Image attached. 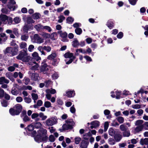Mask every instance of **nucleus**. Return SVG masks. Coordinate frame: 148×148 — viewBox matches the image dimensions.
Returning <instances> with one entry per match:
<instances>
[{"label": "nucleus", "instance_id": "nucleus-1", "mask_svg": "<svg viewBox=\"0 0 148 148\" xmlns=\"http://www.w3.org/2000/svg\"><path fill=\"white\" fill-rule=\"evenodd\" d=\"M48 138L47 130L43 128H41L38 131L37 134L34 139L35 141L39 143L42 142H46Z\"/></svg>", "mask_w": 148, "mask_h": 148}, {"label": "nucleus", "instance_id": "nucleus-2", "mask_svg": "<svg viewBox=\"0 0 148 148\" xmlns=\"http://www.w3.org/2000/svg\"><path fill=\"white\" fill-rule=\"evenodd\" d=\"M16 58L17 60H21L25 62H28L32 59V58L28 56L27 48L20 51Z\"/></svg>", "mask_w": 148, "mask_h": 148}, {"label": "nucleus", "instance_id": "nucleus-3", "mask_svg": "<svg viewBox=\"0 0 148 148\" xmlns=\"http://www.w3.org/2000/svg\"><path fill=\"white\" fill-rule=\"evenodd\" d=\"M22 109V106L20 104H17L13 108L9 110V112L12 116L18 115L21 113Z\"/></svg>", "mask_w": 148, "mask_h": 148}, {"label": "nucleus", "instance_id": "nucleus-4", "mask_svg": "<svg viewBox=\"0 0 148 148\" xmlns=\"http://www.w3.org/2000/svg\"><path fill=\"white\" fill-rule=\"evenodd\" d=\"M18 51V47L16 46L14 47H8L4 51L5 54L9 53L11 54V56H13L16 55Z\"/></svg>", "mask_w": 148, "mask_h": 148}, {"label": "nucleus", "instance_id": "nucleus-5", "mask_svg": "<svg viewBox=\"0 0 148 148\" xmlns=\"http://www.w3.org/2000/svg\"><path fill=\"white\" fill-rule=\"evenodd\" d=\"M40 72L49 76V66L46 63H42L40 68Z\"/></svg>", "mask_w": 148, "mask_h": 148}, {"label": "nucleus", "instance_id": "nucleus-6", "mask_svg": "<svg viewBox=\"0 0 148 148\" xmlns=\"http://www.w3.org/2000/svg\"><path fill=\"white\" fill-rule=\"evenodd\" d=\"M34 42L38 44H40L44 42V39L37 34H35L34 36Z\"/></svg>", "mask_w": 148, "mask_h": 148}, {"label": "nucleus", "instance_id": "nucleus-7", "mask_svg": "<svg viewBox=\"0 0 148 148\" xmlns=\"http://www.w3.org/2000/svg\"><path fill=\"white\" fill-rule=\"evenodd\" d=\"M45 123L48 126H51L56 124V121L53 118H49L46 120Z\"/></svg>", "mask_w": 148, "mask_h": 148}, {"label": "nucleus", "instance_id": "nucleus-8", "mask_svg": "<svg viewBox=\"0 0 148 148\" xmlns=\"http://www.w3.org/2000/svg\"><path fill=\"white\" fill-rule=\"evenodd\" d=\"M0 19L1 21L4 24H7L8 22V16L6 15H0Z\"/></svg>", "mask_w": 148, "mask_h": 148}, {"label": "nucleus", "instance_id": "nucleus-9", "mask_svg": "<svg viewBox=\"0 0 148 148\" xmlns=\"http://www.w3.org/2000/svg\"><path fill=\"white\" fill-rule=\"evenodd\" d=\"M7 39V37L5 34L2 33L0 34V43L5 42Z\"/></svg>", "mask_w": 148, "mask_h": 148}, {"label": "nucleus", "instance_id": "nucleus-10", "mask_svg": "<svg viewBox=\"0 0 148 148\" xmlns=\"http://www.w3.org/2000/svg\"><path fill=\"white\" fill-rule=\"evenodd\" d=\"M114 138L116 142H119L122 139V136L119 133H116L114 136Z\"/></svg>", "mask_w": 148, "mask_h": 148}, {"label": "nucleus", "instance_id": "nucleus-11", "mask_svg": "<svg viewBox=\"0 0 148 148\" xmlns=\"http://www.w3.org/2000/svg\"><path fill=\"white\" fill-rule=\"evenodd\" d=\"M57 56V54L55 52H52L47 57V59L52 60L56 58Z\"/></svg>", "mask_w": 148, "mask_h": 148}, {"label": "nucleus", "instance_id": "nucleus-12", "mask_svg": "<svg viewBox=\"0 0 148 148\" xmlns=\"http://www.w3.org/2000/svg\"><path fill=\"white\" fill-rule=\"evenodd\" d=\"M139 143L140 144L142 145H148V138H142L140 139Z\"/></svg>", "mask_w": 148, "mask_h": 148}, {"label": "nucleus", "instance_id": "nucleus-13", "mask_svg": "<svg viewBox=\"0 0 148 148\" xmlns=\"http://www.w3.org/2000/svg\"><path fill=\"white\" fill-rule=\"evenodd\" d=\"M88 143V141L83 140L81 143L80 147L82 148H87Z\"/></svg>", "mask_w": 148, "mask_h": 148}, {"label": "nucleus", "instance_id": "nucleus-14", "mask_svg": "<svg viewBox=\"0 0 148 148\" xmlns=\"http://www.w3.org/2000/svg\"><path fill=\"white\" fill-rule=\"evenodd\" d=\"M32 56L34 59L36 61H38L41 60L40 57L38 56V53L36 52H34L32 54Z\"/></svg>", "mask_w": 148, "mask_h": 148}, {"label": "nucleus", "instance_id": "nucleus-15", "mask_svg": "<svg viewBox=\"0 0 148 148\" xmlns=\"http://www.w3.org/2000/svg\"><path fill=\"white\" fill-rule=\"evenodd\" d=\"M9 80L6 79L5 77H2L0 78V84H3L4 83L8 84Z\"/></svg>", "mask_w": 148, "mask_h": 148}, {"label": "nucleus", "instance_id": "nucleus-16", "mask_svg": "<svg viewBox=\"0 0 148 148\" xmlns=\"http://www.w3.org/2000/svg\"><path fill=\"white\" fill-rule=\"evenodd\" d=\"M66 122L69 126L70 127L73 128V126L74 124V122L72 119H68L66 121Z\"/></svg>", "mask_w": 148, "mask_h": 148}, {"label": "nucleus", "instance_id": "nucleus-17", "mask_svg": "<svg viewBox=\"0 0 148 148\" xmlns=\"http://www.w3.org/2000/svg\"><path fill=\"white\" fill-rule=\"evenodd\" d=\"M143 125L138 126L135 128V131L136 133H138L143 130Z\"/></svg>", "mask_w": 148, "mask_h": 148}, {"label": "nucleus", "instance_id": "nucleus-18", "mask_svg": "<svg viewBox=\"0 0 148 148\" xmlns=\"http://www.w3.org/2000/svg\"><path fill=\"white\" fill-rule=\"evenodd\" d=\"M64 57L66 58H73V57H75L73 56V54L71 53L68 52L64 54Z\"/></svg>", "mask_w": 148, "mask_h": 148}, {"label": "nucleus", "instance_id": "nucleus-19", "mask_svg": "<svg viewBox=\"0 0 148 148\" xmlns=\"http://www.w3.org/2000/svg\"><path fill=\"white\" fill-rule=\"evenodd\" d=\"M38 50L41 53V55H43L45 56L46 55V53H45L43 47L42 46H40L38 47Z\"/></svg>", "mask_w": 148, "mask_h": 148}, {"label": "nucleus", "instance_id": "nucleus-20", "mask_svg": "<svg viewBox=\"0 0 148 148\" xmlns=\"http://www.w3.org/2000/svg\"><path fill=\"white\" fill-rule=\"evenodd\" d=\"M75 93L74 91H70L67 92L66 95L69 97H71L75 95Z\"/></svg>", "mask_w": 148, "mask_h": 148}, {"label": "nucleus", "instance_id": "nucleus-21", "mask_svg": "<svg viewBox=\"0 0 148 148\" xmlns=\"http://www.w3.org/2000/svg\"><path fill=\"white\" fill-rule=\"evenodd\" d=\"M58 33L60 34V36L62 38H66L67 37V34L66 32H62L60 31Z\"/></svg>", "mask_w": 148, "mask_h": 148}, {"label": "nucleus", "instance_id": "nucleus-22", "mask_svg": "<svg viewBox=\"0 0 148 148\" xmlns=\"http://www.w3.org/2000/svg\"><path fill=\"white\" fill-rule=\"evenodd\" d=\"M39 76L38 74L37 73H33L32 74V79L34 81H36L38 79V78Z\"/></svg>", "mask_w": 148, "mask_h": 148}, {"label": "nucleus", "instance_id": "nucleus-23", "mask_svg": "<svg viewBox=\"0 0 148 148\" xmlns=\"http://www.w3.org/2000/svg\"><path fill=\"white\" fill-rule=\"evenodd\" d=\"M34 27L38 31H39L42 29H43V26L40 24L35 25Z\"/></svg>", "mask_w": 148, "mask_h": 148}, {"label": "nucleus", "instance_id": "nucleus-24", "mask_svg": "<svg viewBox=\"0 0 148 148\" xmlns=\"http://www.w3.org/2000/svg\"><path fill=\"white\" fill-rule=\"evenodd\" d=\"M79 45V43L77 39L75 38L72 42V45L73 47H77Z\"/></svg>", "mask_w": 148, "mask_h": 148}, {"label": "nucleus", "instance_id": "nucleus-25", "mask_svg": "<svg viewBox=\"0 0 148 148\" xmlns=\"http://www.w3.org/2000/svg\"><path fill=\"white\" fill-rule=\"evenodd\" d=\"M90 124L93 125L94 126V128H95L99 125V122L97 121H95L91 122L90 123Z\"/></svg>", "mask_w": 148, "mask_h": 148}, {"label": "nucleus", "instance_id": "nucleus-26", "mask_svg": "<svg viewBox=\"0 0 148 148\" xmlns=\"http://www.w3.org/2000/svg\"><path fill=\"white\" fill-rule=\"evenodd\" d=\"M108 132L109 135L111 136H114L116 133L115 130L112 128H110L109 129Z\"/></svg>", "mask_w": 148, "mask_h": 148}, {"label": "nucleus", "instance_id": "nucleus-27", "mask_svg": "<svg viewBox=\"0 0 148 148\" xmlns=\"http://www.w3.org/2000/svg\"><path fill=\"white\" fill-rule=\"evenodd\" d=\"M42 104V101L40 100H38L37 102V104H35L34 105V108H37L38 106H41Z\"/></svg>", "mask_w": 148, "mask_h": 148}, {"label": "nucleus", "instance_id": "nucleus-28", "mask_svg": "<svg viewBox=\"0 0 148 148\" xmlns=\"http://www.w3.org/2000/svg\"><path fill=\"white\" fill-rule=\"evenodd\" d=\"M107 25L110 29H112L114 26L113 22L111 21H108L107 23Z\"/></svg>", "mask_w": 148, "mask_h": 148}, {"label": "nucleus", "instance_id": "nucleus-29", "mask_svg": "<svg viewBox=\"0 0 148 148\" xmlns=\"http://www.w3.org/2000/svg\"><path fill=\"white\" fill-rule=\"evenodd\" d=\"M14 4H13L8 3V8L10 9L14 10L16 8L15 5H14Z\"/></svg>", "mask_w": 148, "mask_h": 148}, {"label": "nucleus", "instance_id": "nucleus-30", "mask_svg": "<svg viewBox=\"0 0 148 148\" xmlns=\"http://www.w3.org/2000/svg\"><path fill=\"white\" fill-rule=\"evenodd\" d=\"M27 46V43L25 42H22L19 44V47L21 49L25 48Z\"/></svg>", "mask_w": 148, "mask_h": 148}, {"label": "nucleus", "instance_id": "nucleus-31", "mask_svg": "<svg viewBox=\"0 0 148 148\" xmlns=\"http://www.w3.org/2000/svg\"><path fill=\"white\" fill-rule=\"evenodd\" d=\"M27 22L28 24L34 23L35 22L32 18L30 17H28L27 18Z\"/></svg>", "mask_w": 148, "mask_h": 148}, {"label": "nucleus", "instance_id": "nucleus-32", "mask_svg": "<svg viewBox=\"0 0 148 148\" xmlns=\"http://www.w3.org/2000/svg\"><path fill=\"white\" fill-rule=\"evenodd\" d=\"M34 127L36 128H40L42 126L41 123L39 122L33 123Z\"/></svg>", "mask_w": 148, "mask_h": 148}, {"label": "nucleus", "instance_id": "nucleus-33", "mask_svg": "<svg viewBox=\"0 0 148 148\" xmlns=\"http://www.w3.org/2000/svg\"><path fill=\"white\" fill-rule=\"evenodd\" d=\"M62 128L63 130H67L72 129V128L70 127L69 126L67 123L64 124L62 126Z\"/></svg>", "mask_w": 148, "mask_h": 148}, {"label": "nucleus", "instance_id": "nucleus-34", "mask_svg": "<svg viewBox=\"0 0 148 148\" xmlns=\"http://www.w3.org/2000/svg\"><path fill=\"white\" fill-rule=\"evenodd\" d=\"M116 119L120 123H122L124 122V118L122 116L118 117L116 118Z\"/></svg>", "mask_w": 148, "mask_h": 148}, {"label": "nucleus", "instance_id": "nucleus-35", "mask_svg": "<svg viewBox=\"0 0 148 148\" xmlns=\"http://www.w3.org/2000/svg\"><path fill=\"white\" fill-rule=\"evenodd\" d=\"M123 134L124 136L127 137L129 136L130 134V131L127 130L124 131Z\"/></svg>", "mask_w": 148, "mask_h": 148}, {"label": "nucleus", "instance_id": "nucleus-36", "mask_svg": "<svg viewBox=\"0 0 148 148\" xmlns=\"http://www.w3.org/2000/svg\"><path fill=\"white\" fill-rule=\"evenodd\" d=\"M12 94L14 95H17L18 94V91L15 88H12L11 91Z\"/></svg>", "mask_w": 148, "mask_h": 148}, {"label": "nucleus", "instance_id": "nucleus-37", "mask_svg": "<svg viewBox=\"0 0 148 148\" xmlns=\"http://www.w3.org/2000/svg\"><path fill=\"white\" fill-rule=\"evenodd\" d=\"M76 33L77 35H80L82 32V30L81 28H77L75 30Z\"/></svg>", "mask_w": 148, "mask_h": 148}, {"label": "nucleus", "instance_id": "nucleus-38", "mask_svg": "<svg viewBox=\"0 0 148 148\" xmlns=\"http://www.w3.org/2000/svg\"><path fill=\"white\" fill-rule=\"evenodd\" d=\"M45 86L48 87L50 86L52 83V82L51 80L49 79L47 80L45 82Z\"/></svg>", "mask_w": 148, "mask_h": 148}, {"label": "nucleus", "instance_id": "nucleus-39", "mask_svg": "<svg viewBox=\"0 0 148 148\" xmlns=\"http://www.w3.org/2000/svg\"><path fill=\"white\" fill-rule=\"evenodd\" d=\"M39 115L40 117L41 118L42 121L45 120L47 118V116H46L44 115V114L42 112H40Z\"/></svg>", "mask_w": 148, "mask_h": 148}, {"label": "nucleus", "instance_id": "nucleus-40", "mask_svg": "<svg viewBox=\"0 0 148 148\" xmlns=\"http://www.w3.org/2000/svg\"><path fill=\"white\" fill-rule=\"evenodd\" d=\"M2 106L4 107H6L8 105L7 101L5 100H3L1 101Z\"/></svg>", "mask_w": 148, "mask_h": 148}, {"label": "nucleus", "instance_id": "nucleus-41", "mask_svg": "<svg viewBox=\"0 0 148 148\" xmlns=\"http://www.w3.org/2000/svg\"><path fill=\"white\" fill-rule=\"evenodd\" d=\"M115 140L112 138H109L108 139V143L110 145H113L115 144Z\"/></svg>", "mask_w": 148, "mask_h": 148}, {"label": "nucleus", "instance_id": "nucleus-42", "mask_svg": "<svg viewBox=\"0 0 148 148\" xmlns=\"http://www.w3.org/2000/svg\"><path fill=\"white\" fill-rule=\"evenodd\" d=\"M44 106L47 108L51 107V104L49 101H46L45 102Z\"/></svg>", "mask_w": 148, "mask_h": 148}, {"label": "nucleus", "instance_id": "nucleus-43", "mask_svg": "<svg viewBox=\"0 0 148 148\" xmlns=\"http://www.w3.org/2000/svg\"><path fill=\"white\" fill-rule=\"evenodd\" d=\"M43 49L47 52H50L51 50V48L50 46H44Z\"/></svg>", "mask_w": 148, "mask_h": 148}, {"label": "nucleus", "instance_id": "nucleus-44", "mask_svg": "<svg viewBox=\"0 0 148 148\" xmlns=\"http://www.w3.org/2000/svg\"><path fill=\"white\" fill-rule=\"evenodd\" d=\"M35 64L33 66H31L30 67V69L32 70H36L38 69V64Z\"/></svg>", "mask_w": 148, "mask_h": 148}, {"label": "nucleus", "instance_id": "nucleus-45", "mask_svg": "<svg viewBox=\"0 0 148 148\" xmlns=\"http://www.w3.org/2000/svg\"><path fill=\"white\" fill-rule=\"evenodd\" d=\"M21 19L19 17H16L14 18V21L16 24L19 23L21 21Z\"/></svg>", "mask_w": 148, "mask_h": 148}, {"label": "nucleus", "instance_id": "nucleus-46", "mask_svg": "<svg viewBox=\"0 0 148 148\" xmlns=\"http://www.w3.org/2000/svg\"><path fill=\"white\" fill-rule=\"evenodd\" d=\"M144 29L146 30L144 32V34L146 36H148V25H146L145 27L142 26Z\"/></svg>", "mask_w": 148, "mask_h": 148}, {"label": "nucleus", "instance_id": "nucleus-47", "mask_svg": "<svg viewBox=\"0 0 148 148\" xmlns=\"http://www.w3.org/2000/svg\"><path fill=\"white\" fill-rule=\"evenodd\" d=\"M74 21L73 18L70 17H69L66 19L67 22L68 23H72Z\"/></svg>", "mask_w": 148, "mask_h": 148}, {"label": "nucleus", "instance_id": "nucleus-48", "mask_svg": "<svg viewBox=\"0 0 148 148\" xmlns=\"http://www.w3.org/2000/svg\"><path fill=\"white\" fill-rule=\"evenodd\" d=\"M143 121L142 120H138L136 121L135 123L136 125H142V124L143 123Z\"/></svg>", "mask_w": 148, "mask_h": 148}, {"label": "nucleus", "instance_id": "nucleus-49", "mask_svg": "<svg viewBox=\"0 0 148 148\" xmlns=\"http://www.w3.org/2000/svg\"><path fill=\"white\" fill-rule=\"evenodd\" d=\"M120 129L122 131H125L127 130L126 127L124 124H122L120 126Z\"/></svg>", "mask_w": 148, "mask_h": 148}, {"label": "nucleus", "instance_id": "nucleus-50", "mask_svg": "<svg viewBox=\"0 0 148 148\" xmlns=\"http://www.w3.org/2000/svg\"><path fill=\"white\" fill-rule=\"evenodd\" d=\"M42 35L43 37L46 38H49L50 37V35L49 34L47 33L46 32H43L42 34Z\"/></svg>", "mask_w": 148, "mask_h": 148}, {"label": "nucleus", "instance_id": "nucleus-51", "mask_svg": "<svg viewBox=\"0 0 148 148\" xmlns=\"http://www.w3.org/2000/svg\"><path fill=\"white\" fill-rule=\"evenodd\" d=\"M12 32L16 36H18L19 35L18 29L17 28H14L13 29Z\"/></svg>", "mask_w": 148, "mask_h": 148}, {"label": "nucleus", "instance_id": "nucleus-52", "mask_svg": "<svg viewBox=\"0 0 148 148\" xmlns=\"http://www.w3.org/2000/svg\"><path fill=\"white\" fill-rule=\"evenodd\" d=\"M32 98L34 100H36L38 98V95L37 94L32 93Z\"/></svg>", "mask_w": 148, "mask_h": 148}, {"label": "nucleus", "instance_id": "nucleus-53", "mask_svg": "<svg viewBox=\"0 0 148 148\" xmlns=\"http://www.w3.org/2000/svg\"><path fill=\"white\" fill-rule=\"evenodd\" d=\"M27 129L29 131H32L34 129V126L32 124H30L28 126Z\"/></svg>", "mask_w": 148, "mask_h": 148}, {"label": "nucleus", "instance_id": "nucleus-54", "mask_svg": "<svg viewBox=\"0 0 148 148\" xmlns=\"http://www.w3.org/2000/svg\"><path fill=\"white\" fill-rule=\"evenodd\" d=\"M43 29H45L49 32H50L52 30L51 28L48 26H43Z\"/></svg>", "mask_w": 148, "mask_h": 148}, {"label": "nucleus", "instance_id": "nucleus-55", "mask_svg": "<svg viewBox=\"0 0 148 148\" xmlns=\"http://www.w3.org/2000/svg\"><path fill=\"white\" fill-rule=\"evenodd\" d=\"M32 17L34 19H38L39 18V14L38 13H36L33 15Z\"/></svg>", "mask_w": 148, "mask_h": 148}, {"label": "nucleus", "instance_id": "nucleus-56", "mask_svg": "<svg viewBox=\"0 0 148 148\" xmlns=\"http://www.w3.org/2000/svg\"><path fill=\"white\" fill-rule=\"evenodd\" d=\"M28 38V36L25 35H23L21 36V39L23 40L26 41Z\"/></svg>", "mask_w": 148, "mask_h": 148}, {"label": "nucleus", "instance_id": "nucleus-57", "mask_svg": "<svg viewBox=\"0 0 148 148\" xmlns=\"http://www.w3.org/2000/svg\"><path fill=\"white\" fill-rule=\"evenodd\" d=\"M59 18V19L58 20V22L60 23H62L65 19V17L63 16H60Z\"/></svg>", "mask_w": 148, "mask_h": 148}, {"label": "nucleus", "instance_id": "nucleus-58", "mask_svg": "<svg viewBox=\"0 0 148 148\" xmlns=\"http://www.w3.org/2000/svg\"><path fill=\"white\" fill-rule=\"evenodd\" d=\"M70 111L71 113L74 114L76 110L74 107V105H73L70 108Z\"/></svg>", "mask_w": 148, "mask_h": 148}, {"label": "nucleus", "instance_id": "nucleus-59", "mask_svg": "<svg viewBox=\"0 0 148 148\" xmlns=\"http://www.w3.org/2000/svg\"><path fill=\"white\" fill-rule=\"evenodd\" d=\"M75 143L78 144L81 140V138L80 137H76L75 138Z\"/></svg>", "mask_w": 148, "mask_h": 148}, {"label": "nucleus", "instance_id": "nucleus-60", "mask_svg": "<svg viewBox=\"0 0 148 148\" xmlns=\"http://www.w3.org/2000/svg\"><path fill=\"white\" fill-rule=\"evenodd\" d=\"M49 140L51 142H53L55 140V138L53 135H50L49 137Z\"/></svg>", "mask_w": 148, "mask_h": 148}, {"label": "nucleus", "instance_id": "nucleus-61", "mask_svg": "<svg viewBox=\"0 0 148 148\" xmlns=\"http://www.w3.org/2000/svg\"><path fill=\"white\" fill-rule=\"evenodd\" d=\"M121 91H116V99H119L120 97V95H121Z\"/></svg>", "mask_w": 148, "mask_h": 148}, {"label": "nucleus", "instance_id": "nucleus-62", "mask_svg": "<svg viewBox=\"0 0 148 148\" xmlns=\"http://www.w3.org/2000/svg\"><path fill=\"white\" fill-rule=\"evenodd\" d=\"M23 120L24 122H27L30 120V118H29L27 115L23 117Z\"/></svg>", "mask_w": 148, "mask_h": 148}, {"label": "nucleus", "instance_id": "nucleus-63", "mask_svg": "<svg viewBox=\"0 0 148 148\" xmlns=\"http://www.w3.org/2000/svg\"><path fill=\"white\" fill-rule=\"evenodd\" d=\"M13 22L12 19L11 17H10L8 18V24L9 25H11Z\"/></svg>", "mask_w": 148, "mask_h": 148}, {"label": "nucleus", "instance_id": "nucleus-64", "mask_svg": "<svg viewBox=\"0 0 148 148\" xmlns=\"http://www.w3.org/2000/svg\"><path fill=\"white\" fill-rule=\"evenodd\" d=\"M25 101L27 103H30L32 101V99L29 98L25 97L24 99Z\"/></svg>", "mask_w": 148, "mask_h": 148}]
</instances>
